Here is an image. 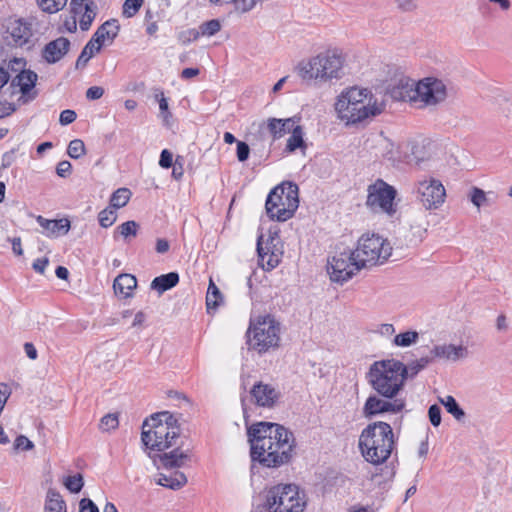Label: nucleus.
<instances>
[{
  "label": "nucleus",
  "instance_id": "nucleus-7",
  "mask_svg": "<svg viewBox=\"0 0 512 512\" xmlns=\"http://www.w3.org/2000/svg\"><path fill=\"white\" fill-rule=\"evenodd\" d=\"M281 323L271 314L259 315L250 320L248 344L259 354H264L279 347Z\"/></svg>",
  "mask_w": 512,
  "mask_h": 512
},
{
  "label": "nucleus",
  "instance_id": "nucleus-24",
  "mask_svg": "<svg viewBox=\"0 0 512 512\" xmlns=\"http://www.w3.org/2000/svg\"><path fill=\"white\" fill-rule=\"evenodd\" d=\"M37 222L45 230L46 236L50 238L65 235L70 229V222L67 219L48 220L38 216Z\"/></svg>",
  "mask_w": 512,
  "mask_h": 512
},
{
  "label": "nucleus",
  "instance_id": "nucleus-23",
  "mask_svg": "<svg viewBox=\"0 0 512 512\" xmlns=\"http://www.w3.org/2000/svg\"><path fill=\"white\" fill-rule=\"evenodd\" d=\"M262 239L263 236L261 235L257 241L259 262L264 270L270 271L280 263L281 253L278 250H271L268 244L263 247Z\"/></svg>",
  "mask_w": 512,
  "mask_h": 512
},
{
  "label": "nucleus",
  "instance_id": "nucleus-44",
  "mask_svg": "<svg viewBox=\"0 0 512 512\" xmlns=\"http://www.w3.org/2000/svg\"><path fill=\"white\" fill-rule=\"evenodd\" d=\"M83 485V476L79 473L72 476H68L64 481V486L72 493L80 492Z\"/></svg>",
  "mask_w": 512,
  "mask_h": 512
},
{
  "label": "nucleus",
  "instance_id": "nucleus-60",
  "mask_svg": "<svg viewBox=\"0 0 512 512\" xmlns=\"http://www.w3.org/2000/svg\"><path fill=\"white\" fill-rule=\"evenodd\" d=\"M399 9L411 12L417 8V0H396Z\"/></svg>",
  "mask_w": 512,
  "mask_h": 512
},
{
  "label": "nucleus",
  "instance_id": "nucleus-42",
  "mask_svg": "<svg viewBox=\"0 0 512 512\" xmlns=\"http://www.w3.org/2000/svg\"><path fill=\"white\" fill-rule=\"evenodd\" d=\"M119 425L118 414H107L103 416L99 423V429L103 432L115 430Z\"/></svg>",
  "mask_w": 512,
  "mask_h": 512
},
{
  "label": "nucleus",
  "instance_id": "nucleus-46",
  "mask_svg": "<svg viewBox=\"0 0 512 512\" xmlns=\"http://www.w3.org/2000/svg\"><path fill=\"white\" fill-rule=\"evenodd\" d=\"M221 29V24L217 19L204 22L199 27L200 35L202 36H213L218 33Z\"/></svg>",
  "mask_w": 512,
  "mask_h": 512
},
{
  "label": "nucleus",
  "instance_id": "nucleus-41",
  "mask_svg": "<svg viewBox=\"0 0 512 512\" xmlns=\"http://www.w3.org/2000/svg\"><path fill=\"white\" fill-rule=\"evenodd\" d=\"M418 337L419 335L416 331H407L396 335L393 342L396 346L408 347L416 343Z\"/></svg>",
  "mask_w": 512,
  "mask_h": 512
},
{
  "label": "nucleus",
  "instance_id": "nucleus-3",
  "mask_svg": "<svg viewBox=\"0 0 512 512\" xmlns=\"http://www.w3.org/2000/svg\"><path fill=\"white\" fill-rule=\"evenodd\" d=\"M358 445L367 462L382 464L391 456L395 447L393 429L383 421L371 423L362 430Z\"/></svg>",
  "mask_w": 512,
  "mask_h": 512
},
{
  "label": "nucleus",
  "instance_id": "nucleus-48",
  "mask_svg": "<svg viewBox=\"0 0 512 512\" xmlns=\"http://www.w3.org/2000/svg\"><path fill=\"white\" fill-rule=\"evenodd\" d=\"M99 223L103 228H108L114 224L117 219L115 209H104L99 213Z\"/></svg>",
  "mask_w": 512,
  "mask_h": 512
},
{
  "label": "nucleus",
  "instance_id": "nucleus-62",
  "mask_svg": "<svg viewBox=\"0 0 512 512\" xmlns=\"http://www.w3.org/2000/svg\"><path fill=\"white\" fill-rule=\"evenodd\" d=\"M80 512H99L98 507L87 498L80 501Z\"/></svg>",
  "mask_w": 512,
  "mask_h": 512
},
{
  "label": "nucleus",
  "instance_id": "nucleus-49",
  "mask_svg": "<svg viewBox=\"0 0 512 512\" xmlns=\"http://www.w3.org/2000/svg\"><path fill=\"white\" fill-rule=\"evenodd\" d=\"M199 37L200 32L196 29H187L181 31L177 36L178 41L183 45H187L190 42L197 40Z\"/></svg>",
  "mask_w": 512,
  "mask_h": 512
},
{
  "label": "nucleus",
  "instance_id": "nucleus-25",
  "mask_svg": "<svg viewBox=\"0 0 512 512\" xmlns=\"http://www.w3.org/2000/svg\"><path fill=\"white\" fill-rule=\"evenodd\" d=\"M297 122L298 119L295 117L287 119L270 118L267 121V129L273 138L278 139L283 137L286 133H291V130Z\"/></svg>",
  "mask_w": 512,
  "mask_h": 512
},
{
  "label": "nucleus",
  "instance_id": "nucleus-10",
  "mask_svg": "<svg viewBox=\"0 0 512 512\" xmlns=\"http://www.w3.org/2000/svg\"><path fill=\"white\" fill-rule=\"evenodd\" d=\"M362 268L382 265L392 254L390 242L378 234H363L353 250Z\"/></svg>",
  "mask_w": 512,
  "mask_h": 512
},
{
  "label": "nucleus",
  "instance_id": "nucleus-33",
  "mask_svg": "<svg viewBox=\"0 0 512 512\" xmlns=\"http://www.w3.org/2000/svg\"><path fill=\"white\" fill-rule=\"evenodd\" d=\"M303 129L300 125L296 124L291 130V136L287 140L286 151L294 152L298 148H305V142L303 139Z\"/></svg>",
  "mask_w": 512,
  "mask_h": 512
},
{
  "label": "nucleus",
  "instance_id": "nucleus-53",
  "mask_svg": "<svg viewBox=\"0 0 512 512\" xmlns=\"http://www.w3.org/2000/svg\"><path fill=\"white\" fill-rule=\"evenodd\" d=\"M428 416L431 424L438 427L441 423V409L438 405L434 404L429 407Z\"/></svg>",
  "mask_w": 512,
  "mask_h": 512
},
{
  "label": "nucleus",
  "instance_id": "nucleus-35",
  "mask_svg": "<svg viewBox=\"0 0 512 512\" xmlns=\"http://www.w3.org/2000/svg\"><path fill=\"white\" fill-rule=\"evenodd\" d=\"M222 301V294L216 284L210 279L206 295L207 310L216 309Z\"/></svg>",
  "mask_w": 512,
  "mask_h": 512
},
{
  "label": "nucleus",
  "instance_id": "nucleus-13",
  "mask_svg": "<svg viewBox=\"0 0 512 512\" xmlns=\"http://www.w3.org/2000/svg\"><path fill=\"white\" fill-rule=\"evenodd\" d=\"M396 194L397 192L393 186L378 179L368 187L366 205L374 212H381L392 216L396 212L394 203Z\"/></svg>",
  "mask_w": 512,
  "mask_h": 512
},
{
  "label": "nucleus",
  "instance_id": "nucleus-36",
  "mask_svg": "<svg viewBox=\"0 0 512 512\" xmlns=\"http://www.w3.org/2000/svg\"><path fill=\"white\" fill-rule=\"evenodd\" d=\"M377 149H378L379 154H380V156L382 158L387 159L389 161H394L395 160V158H396L395 157L396 156V153H395L396 145L390 139L385 138V137L381 138L378 141Z\"/></svg>",
  "mask_w": 512,
  "mask_h": 512
},
{
  "label": "nucleus",
  "instance_id": "nucleus-50",
  "mask_svg": "<svg viewBox=\"0 0 512 512\" xmlns=\"http://www.w3.org/2000/svg\"><path fill=\"white\" fill-rule=\"evenodd\" d=\"M71 11L74 14L82 13V9L86 7L98 8L94 0H71L70 2Z\"/></svg>",
  "mask_w": 512,
  "mask_h": 512
},
{
  "label": "nucleus",
  "instance_id": "nucleus-22",
  "mask_svg": "<svg viewBox=\"0 0 512 512\" xmlns=\"http://www.w3.org/2000/svg\"><path fill=\"white\" fill-rule=\"evenodd\" d=\"M433 360L436 358L449 360V361H457L459 359H463L467 356V349L462 346H455L452 344H443L436 345L430 351Z\"/></svg>",
  "mask_w": 512,
  "mask_h": 512
},
{
  "label": "nucleus",
  "instance_id": "nucleus-39",
  "mask_svg": "<svg viewBox=\"0 0 512 512\" xmlns=\"http://www.w3.org/2000/svg\"><path fill=\"white\" fill-rule=\"evenodd\" d=\"M68 0H37V3L42 11L46 13H56L62 10Z\"/></svg>",
  "mask_w": 512,
  "mask_h": 512
},
{
  "label": "nucleus",
  "instance_id": "nucleus-6",
  "mask_svg": "<svg viewBox=\"0 0 512 512\" xmlns=\"http://www.w3.org/2000/svg\"><path fill=\"white\" fill-rule=\"evenodd\" d=\"M344 58L337 51H325L310 58L306 62H301L298 66V72L304 80H315L318 82H328L333 79H340L344 75Z\"/></svg>",
  "mask_w": 512,
  "mask_h": 512
},
{
  "label": "nucleus",
  "instance_id": "nucleus-11",
  "mask_svg": "<svg viewBox=\"0 0 512 512\" xmlns=\"http://www.w3.org/2000/svg\"><path fill=\"white\" fill-rule=\"evenodd\" d=\"M362 268L351 249L336 251L328 258L327 273L332 282L344 284L355 276Z\"/></svg>",
  "mask_w": 512,
  "mask_h": 512
},
{
  "label": "nucleus",
  "instance_id": "nucleus-43",
  "mask_svg": "<svg viewBox=\"0 0 512 512\" xmlns=\"http://www.w3.org/2000/svg\"><path fill=\"white\" fill-rule=\"evenodd\" d=\"M144 0H125L122 7V14L126 18L135 16L143 5Z\"/></svg>",
  "mask_w": 512,
  "mask_h": 512
},
{
  "label": "nucleus",
  "instance_id": "nucleus-56",
  "mask_svg": "<svg viewBox=\"0 0 512 512\" xmlns=\"http://www.w3.org/2000/svg\"><path fill=\"white\" fill-rule=\"evenodd\" d=\"M250 154L249 145L243 141H237V158L240 162L248 159Z\"/></svg>",
  "mask_w": 512,
  "mask_h": 512
},
{
  "label": "nucleus",
  "instance_id": "nucleus-16",
  "mask_svg": "<svg viewBox=\"0 0 512 512\" xmlns=\"http://www.w3.org/2000/svg\"><path fill=\"white\" fill-rule=\"evenodd\" d=\"M173 447L175 448L170 452L153 457V463L157 466V468H180L183 467L188 460H190L191 450L189 447L184 448L183 440L179 441V444L174 445Z\"/></svg>",
  "mask_w": 512,
  "mask_h": 512
},
{
  "label": "nucleus",
  "instance_id": "nucleus-32",
  "mask_svg": "<svg viewBox=\"0 0 512 512\" xmlns=\"http://www.w3.org/2000/svg\"><path fill=\"white\" fill-rule=\"evenodd\" d=\"M102 45L98 44V42L94 41L93 38H91L88 43L84 46L82 52L80 53L77 61H76V68H83L86 66L88 61L100 51Z\"/></svg>",
  "mask_w": 512,
  "mask_h": 512
},
{
  "label": "nucleus",
  "instance_id": "nucleus-58",
  "mask_svg": "<svg viewBox=\"0 0 512 512\" xmlns=\"http://www.w3.org/2000/svg\"><path fill=\"white\" fill-rule=\"evenodd\" d=\"M173 164V155L167 149L162 150L159 160V165L162 168H170Z\"/></svg>",
  "mask_w": 512,
  "mask_h": 512
},
{
  "label": "nucleus",
  "instance_id": "nucleus-37",
  "mask_svg": "<svg viewBox=\"0 0 512 512\" xmlns=\"http://www.w3.org/2000/svg\"><path fill=\"white\" fill-rule=\"evenodd\" d=\"M131 197V192L127 188L117 189L111 196L110 204L113 209L124 207Z\"/></svg>",
  "mask_w": 512,
  "mask_h": 512
},
{
  "label": "nucleus",
  "instance_id": "nucleus-31",
  "mask_svg": "<svg viewBox=\"0 0 512 512\" xmlns=\"http://www.w3.org/2000/svg\"><path fill=\"white\" fill-rule=\"evenodd\" d=\"M44 512H67L66 503L59 492L53 489L48 490Z\"/></svg>",
  "mask_w": 512,
  "mask_h": 512
},
{
  "label": "nucleus",
  "instance_id": "nucleus-18",
  "mask_svg": "<svg viewBox=\"0 0 512 512\" xmlns=\"http://www.w3.org/2000/svg\"><path fill=\"white\" fill-rule=\"evenodd\" d=\"M417 82L409 78H401L390 89V95L394 100L410 103L416 108L417 104Z\"/></svg>",
  "mask_w": 512,
  "mask_h": 512
},
{
  "label": "nucleus",
  "instance_id": "nucleus-61",
  "mask_svg": "<svg viewBox=\"0 0 512 512\" xmlns=\"http://www.w3.org/2000/svg\"><path fill=\"white\" fill-rule=\"evenodd\" d=\"M104 94V89L100 86H92L87 89L86 97L89 100H97L101 98Z\"/></svg>",
  "mask_w": 512,
  "mask_h": 512
},
{
  "label": "nucleus",
  "instance_id": "nucleus-45",
  "mask_svg": "<svg viewBox=\"0 0 512 512\" xmlns=\"http://www.w3.org/2000/svg\"><path fill=\"white\" fill-rule=\"evenodd\" d=\"M67 153L73 159H78L81 156L85 155L86 149L84 142L80 139H74L70 141Z\"/></svg>",
  "mask_w": 512,
  "mask_h": 512
},
{
  "label": "nucleus",
  "instance_id": "nucleus-29",
  "mask_svg": "<svg viewBox=\"0 0 512 512\" xmlns=\"http://www.w3.org/2000/svg\"><path fill=\"white\" fill-rule=\"evenodd\" d=\"M179 282V275L176 272H170L155 277L151 282V289L156 290L159 294L173 288Z\"/></svg>",
  "mask_w": 512,
  "mask_h": 512
},
{
  "label": "nucleus",
  "instance_id": "nucleus-40",
  "mask_svg": "<svg viewBox=\"0 0 512 512\" xmlns=\"http://www.w3.org/2000/svg\"><path fill=\"white\" fill-rule=\"evenodd\" d=\"M468 196L472 204L477 209H480L482 206L488 204V197L486 192L478 187H472Z\"/></svg>",
  "mask_w": 512,
  "mask_h": 512
},
{
  "label": "nucleus",
  "instance_id": "nucleus-27",
  "mask_svg": "<svg viewBox=\"0 0 512 512\" xmlns=\"http://www.w3.org/2000/svg\"><path fill=\"white\" fill-rule=\"evenodd\" d=\"M136 286L137 279L131 274H121L115 278L113 283L115 294L120 295L123 298L130 297Z\"/></svg>",
  "mask_w": 512,
  "mask_h": 512
},
{
  "label": "nucleus",
  "instance_id": "nucleus-26",
  "mask_svg": "<svg viewBox=\"0 0 512 512\" xmlns=\"http://www.w3.org/2000/svg\"><path fill=\"white\" fill-rule=\"evenodd\" d=\"M119 30L120 26L118 21L116 19H110L98 27L92 38L94 41L98 42V44L103 45L106 40L112 42L117 37Z\"/></svg>",
  "mask_w": 512,
  "mask_h": 512
},
{
  "label": "nucleus",
  "instance_id": "nucleus-15",
  "mask_svg": "<svg viewBox=\"0 0 512 512\" xmlns=\"http://www.w3.org/2000/svg\"><path fill=\"white\" fill-rule=\"evenodd\" d=\"M405 407V401L403 399L385 398L377 395H370L363 406V415L366 418H372L374 416L383 413H399Z\"/></svg>",
  "mask_w": 512,
  "mask_h": 512
},
{
  "label": "nucleus",
  "instance_id": "nucleus-54",
  "mask_svg": "<svg viewBox=\"0 0 512 512\" xmlns=\"http://www.w3.org/2000/svg\"><path fill=\"white\" fill-rule=\"evenodd\" d=\"M34 447V444L32 443V441H30L26 436L24 435H20L16 438L15 442H14V448L16 450H23V451H27V450H31L33 449Z\"/></svg>",
  "mask_w": 512,
  "mask_h": 512
},
{
  "label": "nucleus",
  "instance_id": "nucleus-19",
  "mask_svg": "<svg viewBox=\"0 0 512 512\" xmlns=\"http://www.w3.org/2000/svg\"><path fill=\"white\" fill-rule=\"evenodd\" d=\"M69 49L70 41L65 37H59L45 45L42 56L46 62L53 64L60 61Z\"/></svg>",
  "mask_w": 512,
  "mask_h": 512
},
{
  "label": "nucleus",
  "instance_id": "nucleus-4",
  "mask_svg": "<svg viewBox=\"0 0 512 512\" xmlns=\"http://www.w3.org/2000/svg\"><path fill=\"white\" fill-rule=\"evenodd\" d=\"M407 376V366L395 359L375 361L367 373L373 390L385 398H395L403 389Z\"/></svg>",
  "mask_w": 512,
  "mask_h": 512
},
{
  "label": "nucleus",
  "instance_id": "nucleus-14",
  "mask_svg": "<svg viewBox=\"0 0 512 512\" xmlns=\"http://www.w3.org/2000/svg\"><path fill=\"white\" fill-rule=\"evenodd\" d=\"M417 104L416 108L422 109L429 106H436L444 102L448 96L446 83L438 78L426 77L417 81Z\"/></svg>",
  "mask_w": 512,
  "mask_h": 512
},
{
  "label": "nucleus",
  "instance_id": "nucleus-21",
  "mask_svg": "<svg viewBox=\"0 0 512 512\" xmlns=\"http://www.w3.org/2000/svg\"><path fill=\"white\" fill-rule=\"evenodd\" d=\"M251 395L256 404L263 407H271L278 398V392L269 384L258 383L253 386Z\"/></svg>",
  "mask_w": 512,
  "mask_h": 512
},
{
  "label": "nucleus",
  "instance_id": "nucleus-64",
  "mask_svg": "<svg viewBox=\"0 0 512 512\" xmlns=\"http://www.w3.org/2000/svg\"><path fill=\"white\" fill-rule=\"evenodd\" d=\"M15 111V106L9 102H0V118L7 117Z\"/></svg>",
  "mask_w": 512,
  "mask_h": 512
},
{
  "label": "nucleus",
  "instance_id": "nucleus-20",
  "mask_svg": "<svg viewBox=\"0 0 512 512\" xmlns=\"http://www.w3.org/2000/svg\"><path fill=\"white\" fill-rule=\"evenodd\" d=\"M37 74L31 70H22L13 80L12 86H17L25 97L24 102H28L35 98L36 93H31L37 81Z\"/></svg>",
  "mask_w": 512,
  "mask_h": 512
},
{
  "label": "nucleus",
  "instance_id": "nucleus-8",
  "mask_svg": "<svg viewBox=\"0 0 512 512\" xmlns=\"http://www.w3.org/2000/svg\"><path fill=\"white\" fill-rule=\"evenodd\" d=\"M306 494L292 483H280L266 490L264 508L267 512H304Z\"/></svg>",
  "mask_w": 512,
  "mask_h": 512
},
{
  "label": "nucleus",
  "instance_id": "nucleus-9",
  "mask_svg": "<svg viewBox=\"0 0 512 512\" xmlns=\"http://www.w3.org/2000/svg\"><path fill=\"white\" fill-rule=\"evenodd\" d=\"M298 206V186L291 182L276 186L269 193L265 204L268 216L277 221L292 218Z\"/></svg>",
  "mask_w": 512,
  "mask_h": 512
},
{
  "label": "nucleus",
  "instance_id": "nucleus-30",
  "mask_svg": "<svg viewBox=\"0 0 512 512\" xmlns=\"http://www.w3.org/2000/svg\"><path fill=\"white\" fill-rule=\"evenodd\" d=\"M410 145V161H414L416 164L419 165L420 163L430 158V153L428 151V148L430 146L429 142H426L425 140L412 141Z\"/></svg>",
  "mask_w": 512,
  "mask_h": 512
},
{
  "label": "nucleus",
  "instance_id": "nucleus-59",
  "mask_svg": "<svg viewBox=\"0 0 512 512\" xmlns=\"http://www.w3.org/2000/svg\"><path fill=\"white\" fill-rule=\"evenodd\" d=\"M72 169V165L69 161L63 160L60 161L56 167V173L60 177H66L70 174Z\"/></svg>",
  "mask_w": 512,
  "mask_h": 512
},
{
  "label": "nucleus",
  "instance_id": "nucleus-2",
  "mask_svg": "<svg viewBox=\"0 0 512 512\" xmlns=\"http://www.w3.org/2000/svg\"><path fill=\"white\" fill-rule=\"evenodd\" d=\"M334 110L337 119L346 126H354L383 113L385 102L368 88L352 86L337 96Z\"/></svg>",
  "mask_w": 512,
  "mask_h": 512
},
{
  "label": "nucleus",
  "instance_id": "nucleus-5",
  "mask_svg": "<svg viewBox=\"0 0 512 512\" xmlns=\"http://www.w3.org/2000/svg\"><path fill=\"white\" fill-rule=\"evenodd\" d=\"M141 440L150 449L164 451L183 440L176 420L169 412L154 414L143 423Z\"/></svg>",
  "mask_w": 512,
  "mask_h": 512
},
{
  "label": "nucleus",
  "instance_id": "nucleus-1",
  "mask_svg": "<svg viewBox=\"0 0 512 512\" xmlns=\"http://www.w3.org/2000/svg\"><path fill=\"white\" fill-rule=\"evenodd\" d=\"M251 459L263 467L278 468L290 462L294 449L292 432L280 424L258 422L247 430Z\"/></svg>",
  "mask_w": 512,
  "mask_h": 512
},
{
  "label": "nucleus",
  "instance_id": "nucleus-34",
  "mask_svg": "<svg viewBox=\"0 0 512 512\" xmlns=\"http://www.w3.org/2000/svg\"><path fill=\"white\" fill-rule=\"evenodd\" d=\"M439 402L456 420L460 421L465 417L464 410L458 405L453 396L447 395L445 397H440Z\"/></svg>",
  "mask_w": 512,
  "mask_h": 512
},
{
  "label": "nucleus",
  "instance_id": "nucleus-12",
  "mask_svg": "<svg viewBox=\"0 0 512 512\" xmlns=\"http://www.w3.org/2000/svg\"><path fill=\"white\" fill-rule=\"evenodd\" d=\"M416 199L426 210H437L445 202L446 189L439 179L423 177L414 185Z\"/></svg>",
  "mask_w": 512,
  "mask_h": 512
},
{
  "label": "nucleus",
  "instance_id": "nucleus-51",
  "mask_svg": "<svg viewBox=\"0 0 512 512\" xmlns=\"http://www.w3.org/2000/svg\"><path fill=\"white\" fill-rule=\"evenodd\" d=\"M431 361H433V358H432L431 354H430V356L422 357L421 359H419L418 361L410 364L407 367L408 372L411 371V374L415 375L420 370H422L424 367H426Z\"/></svg>",
  "mask_w": 512,
  "mask_h": 512
},
{
  "label": "nucleus",
  "instance_id": "nucleus-52",
  "mask_svg": "<svg viewBox=\"0 0 512 512\" xmlns=\"http://www.w3.org/2000/svg\"><path fill=\"white\" fill-rule=\"evenodd\" d=\"M258 0H233L235 9L241 13H246L252 10L257 4Z\"/></svg>",
  "mask_w": 512,
  "mask_h": 512
},
{
  "label": "nucleus",
  "instance_id": "nucleus-47",
  "mask_svg": "<svg viewBox=\"0 0 512 512\" xmlns=\"http://www.w3.org/2000/svg\"><path fill=\"white\" fill-rule=\"evenodd\" d=\"M139 225L137 222L130 220L122 223L117 227L118 232L124 238H128L130 236L135 237L137 235Z\"/></svg>",
  "mask_w": 512,
  "mask_h": 512
},
{
  "label": "nucleus",
  "instance_id": "nucleus-63",
  "mask_svg": "<svg viewBox=\"0 0 512 512\" xmlns=\"http://www.w3.org/2000/svg\"><path fill=\"white\" fill-rule=\"evenodd\" d=\"M49 264V259L47 257H44V258H38L36 259L34 262H33V269L40 273V274H43L45 272V269L46 267L48 266Z\"/></svg>",
  "mask_w": 512,
  "mask_h": 512
},
{
  "label": "nucleus",
  "instance_id": "nucleus-17",
  "mask_svg": "<svg viewBox=\"0 0 512 512\" xmlns=\"http://www.w3.org/2000/svg\"><path fill=\"white\" fill-rule=\"evenodd\" d=\"M31 37L32 29L30 24L24 22L22 19L9 21L5 35V40L9 45L23 47L30 44Z\"/></svg>",
  "mask_w": 512,
  "mask_h": 512
},
{
  "label": "nucleus",
  "instance_id": "nucleus-28",
  "mask_svg": "<svg viewBox=\"0 0 512 512\" xmlns=\"http://www.w3.org/2000/svg\"><path fill=\"white\" fill-rule=\"evenodd\" d=\"M156 483L172 490H178L187 483V477L180 471H174L170 474L160 473Z\"/></svg>",
  "mask_w": 512,
  "mask_h": 512
},
{
  "label": "nucleus",
  "instance_id": "nucleus-57",
  "mask_svg": "<svg viewBox=\"0 0 512 512\" xmlns=\"http://www.w3.org/2000/svg\"><path fill=\"white\" fill-rule=\"evenodd\" d=\"M76 117L74 110L66 109L60 113L59 122L61 125H69L76 120Z\"/></svg>",
  "mask_w": 512,
  "mask_h": 512
},
{
  "label": "nucleus",
  "instance_id": "nucleus-55",
  "mask_svg": "<svg viewBox=\"0 0 512 512\" xmlns=\"http://www.w3.org/2000/svg\"><path fill=\"white\" fill-rule=\"evenodd\" d=\"M156 98L159 101V108L161 111V115H162L164 121L167 122L168 118L171 117V113L169 112V109H168V101L164 97L163 92H161L160 94H156Z\"/></svg>",
  "mask_w": 512,
  "mask_h": 512
},
{
  "label": "nucleus",
  "instance_id": "nucleus-38",
  "mask_svg": "<svg viewBox=\"0 0 512 512\" xmlns=\"http://www.w3.org/2000/svg\"><path fill=\"white\" fill-rule=\"evenodd\" d=\"M98 12V8L86 7L82 9V13H77L76 15H80L79 18V26L82 31H87L90 29L92 22L94 21Z\"/></svg>",
  "mask_w": 512,
  "mask_h": 512
}]
</instances>
